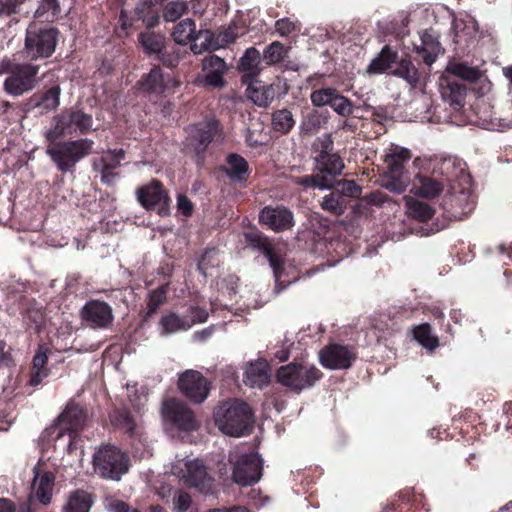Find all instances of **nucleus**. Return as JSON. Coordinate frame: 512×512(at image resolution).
I'll use <instances>...</instances> for the list:
<instances>
[{"label": "nucleus", "mask_w": 512, "mask_h": 512, "mask_svg": "<svg viewBox=\"0 0 512 512\" xmlns=\"http://www.w3.org/2000/svg\"><path fill=\"white\" fill-rule=\"evenodd\" d=\"M252 409L239 399L222 402L214 410V421L218 429L232 437H243L252 430Z\"/></svg>", "instance_id": "obj_1"}, {"label": "nucleus", "mask_w": 512, "mask_h": 512, "mask_svg": "<svg viewBox=\"0 0 512 512\" xmlns=\"http://www.w3.org/2000/svg\"><path fill=\"white\" fill-rule=\"evenodd\" d=\"M94 141L89 138L50 142L46 154L51 158L61 173L72 172L76 164L91 155L94 151Z\"/></svg>", "instance_id": "obj_2"}, {"label": "nucleus", "mask_w": 512, "mask_h": 512, "mask_svg": "<svg viewBox=\"0 0 512 512\" xmlns=\"http://www.w3.org/2000/svg\"><path fill=\"white\" fill-rule=\"evenodd\" d=\"M2 74H7L4 81V91L14 97L32 91L37 85L39 66L29 63H16L5 58L1 61Z\"/></svg>", "instance_id": "obj_3"}, {"label": "nucleus", "mask_w": 512, "mask_h": 512, "mask_svg": "<svg viewBox=\"0 0 512 512\" xmlns=\"http://www.w3.org/2000/svg\"><path fill=\"white\" fill-rule=\"evenodd\" d=\"M412 152L398 145H391L385 153L387 170L383 176V187L393 193H403L410 179L405 169V164L412 158Z\"/></svg>", "instance_id": "obj_4"}, {"label": "nucleus", "mask_w": 512, "mask_h": 512, "mask_svg": "<svg viewBox=\"0 0 512 512\" xmlns=\"http://www.w3.org/2000/svg\"><path fill=\"white\" fill-rule=\"evenodd\" d=\"M129 466L128 455L114 445H102L94 452L93 468L103 479L118 481L128 472Z\"/></svg>", "instance_id": "obj_5"}, {"label": "nucleus", "mask_w": 512, "mask_h": 512, "mask_svg": "<svg viewBox=\"0 0 512 512\" xmlns=\"http://www.w3.org/2000/svg\"><path fill=\"white\" fill-rule=\"evenodd\" d=\"M322 376V372L316 366L299 363L281 366L276 372L280 384L298 393L314 386Z\"/></svg>", "instance_id": "obj_6"}, {"label": "nucleus", "mask_w": 512, "mask_h": 512, "mask_svg": "<svg viewBox=\"0 0 512 512\" xmlns=\"http://www.w3.org/2000/svg\"><path fill=\"white\" fill-rule=\"evenodd\" d=\"M54 126L45 132V138L49 142L73 133L85 134L93 124L92 116L81 110L65 111L53 118Z\"/></svg>", "instance_id": "obj_7"}, {"label": "nucleus", "mask_w": 512, "mask_h": 512, "mask_svg": "<svg viewBox=\"0 0 512 512\" xmlns=\"http://www.w3.org/2000/svg\"><path fill=\"white\" fill-rule=\"evenodd\" d=\"M171 472L189 486L197 488L200 492L208 493L212 489L213 478L199 459H178L172 464Z\"/></svg>", "instance_id": "obj_8"}, {"label": "nucleus", "mask_w": 512, "mask_h": 512, "mask_svg": "<svg viewBox=\"0 0 512 512\" xmlns=\"http://www.w3.org/2000/svg\"><path fill=\"white\" fill-rule=\"evenodd\" d=\"M58 32L54 28L28 27L25 38V53L30 60L47 58L55 51Z\"/></svg>", "instance_id": "obj_9"}, {"label": "nucleus", "mask_w": 512, "mask_h": 512, "mask_svg": "<svg viewBox=\"0 0 512 512\" xmlns=\"http://www.w3.org/2000/svg\"><path fill=\"white\" fill-rule=\"evenodd\" d=\"M86 418V413L82 407L74 404L68 405L48 431L50 434H56V439L67 433L70 445L74 435L83 429Z\"/></svg>", "instance_id": "obj_10"}, {"label": "nucleus", "mask_w": 512, "mask_h": 512, "mask_svg": "<svg viewBox=\"0 0 512 512\" xmlns=\"http://www.w3.org/2000/svg\"><path fill=\"white\" fill-rule=\"evenodd\" d=\"M356 350L348 345L329 343L319 351L320 364L330 370H344L356 360Z\"/></svg>", "instance_id": "obj_11"}, {"label": "nucleus", "mask_w": 512, "mask_h": 512, "mask_svg": "<svg viewBox=\"0 0 512 512\" xmlns=\"http://www.w3.org/2000/svg\"><path fill=\"white\" fill-rule=\"evenodd\" d=\"M136 193L144 208L155 210L160 216L170 214V199L158 180H152L150 184L138 188Z\"/></svg>", "instance_id": "obj_12"}, {"label": "nucleus", "mask_w": 512, "mask_h": 512, "mask_svg": "<svg viewBox=\"0 0 512 512\" xmlns=\"http://www.w3.org/2000/svg\"><path fill=\"white\" fill-rule=\"evenodd\" d=\"M178 388L191 401L201 403L209 395L210 382L201 372L189 369L179 375Z\"/></svg>", "instance_id": "obj_13"}, {"label": "nucleus", "mask_w": 512, "mask_h": 512, "mask_svg": "<svg viewBox=\"0 0 512 512\" xmlns=\"http://www.w3.org/2000/svg\"><path fill=\"white\" fill-rule=\"evenodd\" d=\"M162 416L165 421L172 423L181 430L192 431L197 428V421L192 410L175 398L163 402Z\"/></svg>", "instance_id": "obj_14"}, {"label": "nucleus", "mask_w": 512, "mask_h": 512, "mask_svg": "<svg viewBox=\"0 0 512 512\" xmlns=\"http://www.w3.org/2000/svg\"><path fill=\"white\" fill-rule=\"evenodd\" d=\"M259 221L276 233L291 230L295 225L293 212L284 205L264 207L259 214Z\"/></svg>", "instance_id": "obj_15"}, {"label": "nucleus", "mask_w": 512, "mask_h": 512, "mask_svg": "<svg viewBox=\"0 0 512 512\" xmlns=\"http://www.w3.org/2000/svg\"><path fill=\"white\" fill-rule=\"evenodd\" d=\"M33 482L30 499H36L43 505H48L53 496L55 476L50 471L42 469L41 460L33 467Z\"/></svg>", "instance_id": "obj_16"}, {"label": "nucleus", "mask_w": 512, "mask_h": 512, "mask_svg": "<svg viewBox=\"0 0 512 512\" xmlns=\"http://www.w3.org/2000/svg\"><path fill=\"white\" fill-rule=\"evenodd\" d=\"M230 462L233 464V481L241 486H250L255 481L256 474V453L250 452L241 455H231Z\"/></svg>", "instance_id": "obj_17"}, {"label": "nucleus", "mask_w": 512, "mask_h": 512, "mask_svg": "<svg viewBox=\"0 0 512 512\" xmlns=\"http://www.w3.org/2000/svg\"><path fill=\"white\" fill-rule=\"evenodd\" d=\"M241 73V83L246 86V95L253 103H256V48H248L240 58L237 65Z\"/></svg>", "instance_id": "obj_18"}, {"label": "nucleus", "mask_w": 512, "mask_h": 512, "mask_svg": "<svg viewBox=\"0 0 512 512\" xmlns=\"http://www.w3.org/2000/svg\"><path fill=\"white\" fill-rule=\"evenodd\" d=\"M82 319L93 327L105 328L113 319L111 307L102 301H89L81 311Z\"/></svg>", "instance_id": "obj_19"}, {"label": "nucleus", "mask_w": 512, "mask_h": 512, "mask_svg": "<svg viewBox=\"0 0 512 512\" xmlns=\"http://www.w3.org/2000/svg\"><path fill=\"white\" fill-rule=\"evenodd\" d=\"M92 505V495L85 490L79 489L69 494L62 512H89Z\"/></svg>", "instance_id": "obj_20"}, {"label": "nucleus", "mask_w": 512, "mask_h": 512, "mask_svg": "<svg viewBox=\"0 0 512 512\" xmlns=\"http://www.w3.org/2000/svg\"><path fill=\"white\" fill-rule=\"evenodd\" d=\"M139 89L145 93L159 95L164 92L166 85L162 71L159 67H153L148 74L138 82Z\"/></svg>", "instance_id": "obj_21"}, {"label": "nucleus", "mask_w": 512, "mask_h": 512, "mask_svg": "<svg viewBox=\"0 0 512 512\" xmlns=\"http://www.w3.org/2000/svg\"><path fill=\"white\" fill-rule=\"evenodd\" d=\"M406 206V214L421 222H427L434 216V209L427 203L412 198L411 196H404L403 198Z\"/></svg>", "instance_id": "obj_22"}, {"label": "nucleus", "mask_w": 512, "mask_h": 512, "mask_svg": "<svg viewBox=\"0 0 512 512\" xmlns=\"http://www.w3.org/2000/svg\"><path fill=\"white\" fill-rule=\"evenodd\" d=\"M48 361V349L40 346L33 357L30 384L32 386L39 385L44 378L48 376L46 364Z\"/></svg>", "instance_id": "obj_23"}, {"label": "nucleus", "mask_w": 512, "mask_h": 512, "mask_svg": "<svg viewBox=\"0 0 512 512\" xmlns=\"http://www.w3.org/2000/svg\"><path fill=\"white\" fill-rule=\"evenodd\" d=\"M419 185L415 188V194L422 198H436L444 190V183L431 177L416 176Z\"/></svg>", "instance_id": "obj_24"}, {"label": "nucleus", "mask_w": 512, "mask_h": 512, "mask_svg": "<svg viewBox=\"0 0 512 512\" xmlns=\"http://www.w3.org/2000/svg\"><path fill=\"white\" fill-rule=\"evenodd\" d=\"M397 52L393 51L388 45L384 46L378 57L372 60L367 71L370 74L384 73L391 69L392 64L396 62Z\"/></svg>", "instance_id": "obj_25"}, {"label": "nucleus", "mask_w": 512, "mask_h": 512, "mask_svg": "<svg viewBox=\"0 0 512 512\" xmlns=\"http://www.w3.org/2000/svg\"><path fill=\"white\" fill-rule=\"evenodd\" d=\"M225 172L232 180L243 181L246 179L248 174V163L240 155L230 154L227 156Z\"/></svg>", "instance_id": "obj_26"}, {"label": "nucleus", "mask_w": 512, "mask_h": 512, "mask_svg": "<svg viewBox=\"0 0 512 512\" xmlns=\"http://www.w3.org/2000/svg\"><path fill=\"white\" fill-rule=\"evenodd\" d=\"M217 129V122L210 121L205 124L202 128L193 127L190 132V136L192 139L197 141L195 144L196 151L202 152L208 146L213 138V134Z\"/></svg>", "instance_id": "obj_27"}, {"label": "nucleus", "mask_w": 512, "mask_h": 512, "mask_svg": "<svg viewBox=\"0 0 512 512\" xmlns=\"http://www.w3.org/2000/svg\"><path fill=\"white\" fill-rule=\"evenodd\" d=\"M61 89L59 86H53L41 96L34 95L32 101L42 112L55 110L60 104Z\"/></svg>", "instance_id": "obj_28"}, {"label": "nucleus", "mask_w": 512, "mask_h": 512, "mask_svg": "<svg viewBox=\"0 0 512 512\" xmlns=\"http://www.w3.org/2000/svg\"><path fill=\"white\" fill-rule=\"evenodd\" d=\"M317 161L319 167L326 171L331 177L339 176L345 167L342 159L338 155L330 154L327 151H322Z\"/></svg>", "instance_id": "obj_29"}, {"label": "nucleus", "mask_w": 512, "mask_h": 512, "mask_svg": "<svg viewBox=\"0 0 512 512\" xmlns=\"http://www.w3.org/2000/svg\"><path fill=\"white\" fill-rule=\"evenodd\" d=\"M446 71L469 82H476L481 78V72L478 68L460 62H449Z\"/></svg>", "instance_id": "obj_30"}, {"label": "nucleus", "mask_w": 512, "mask_h": 512, "mask_svg": "<svg viewBox=\"0 0 512 512\" xmlns=\"http://www.w3.org/2000/svg\"><path fill=\"white\" fill-rule=\"evenodd\" d=\"M258 250H260L268 259L274 272L277 273L282 269L283 260L281 255L276 251L274 244L267 238L258 235Z\"/></svg>", "instance_id": "obj_31"}, {"label": "nucleus", "mask_w": 512, "mask_h": 512, "mask_svg": "<svg viewBox=\"0 0 512 512\" xmlns=\"http://www.w3.org/2000/svg\"><path fill=\"white\" fill-rule=\"evenodd\" d=\"M162 334L168 335L191 328V322H186V317H180L175 313L162 316L160 320Z\"/></svg>", "instance_id": "obj_32"}, {"label": "nucleus", "mask_w": 512, "mask_h": 512, "mask_svg": "<svg viewBox=\"0 0 512 512\" xmlns=\"http://www.w3.org/2000/svg\"><path fill=\"white\" fill-rule=\"evenodd\" d=\"M196 32L195 22L190 19H184L179 22L173 29V38L176 43L185 45L192 41Z\"/></svg>", "instance_id": "obj_33"}, {"label": "nucleus", "mask_w": 512, "mask_h": 512, "mask_svg": "<svg viewBox=\"0 0 512 512\" xmlns=\"http://www.w3.org/2000/svg\"><path fill=\"white\" fill-rule=\"evenodd\" d=\"M428 36L424 34L422 36V46L416 48V52L420 54L427 65H432L438 55L441 53V45L438 41L433 39L428 40Z\"/></svg>", "instance_id": "obj_34"}, {"label": "nucleus", "mask_w": 512, "mask_h": 512, "mask_svg": "<svg viewBox=\"0 0 512 512\" xmlns=\"http://www.w3.org/2000/svg\"><path fill=\"white\" fill-rule=\"evenodd\" d=\"M320 207L334 216H341L347 208V203L339 193H330L323 197Z\"/></svg>", "instance_id": "obj_35"}, {"label": "nucleus", "mask_w": 512, "mask_h": 512, "mask_svg": "<svg viewBox=\"0 0 512 512\" xmlns=\"http://www.w3.org/2000/svg\"><path fill=\"white\" fill-rule=\"evenodd\" d=\"M294 124L293 115L287 109L277 110L272 114L271 126L275 132L286 134L293 128Z\"/></svg>", "instance_id": "obj_36"}, {"label": "nucleus", "mask_w": 512, "mask_h": 512, "mask_svg": "<svg viewBox=\"0 0 512 512\" xmlns=\"http://www.w3.org/2000/svg\"><path fill=\"white\" fill-rule=\"evenodd\" d=\"M139 43L148 54H158L164 47L165 38L154 32H143L139 34Z\"/></svg>", "instance_id": "obj_37"}, {"label": "nucleus", "mask_w": 512, "mask_h": 512, "mask_svg": "<svg viewBox=\"0 0 512 512\" xmlns=\"http://www.w3.org/2000/svg\"><path fill=\"white\" fill-rule=\"evenodd\" d=\"M413 335L415 340L428 350H434L438 347L439 341L436 336L432 334V329L429 324H421L414 328Z\"/></svg>", "instance_id": "obj_38"}, {"label": "nucleus", "mask_w": 512, "mask_h": 512, "mask_svg": "<svg viewBox=\"0 0 512 512\" xmlns=\"http://www.w3.org/2000/svg\"><path fill=\"white\" fill-rule=\"evenodd\" d=\"M125 150L109 149L102 153L99 164L94 163V169L98 170V166L116 169L121 165V161L125 159Z\"/></svg>", "instance_id": "obj_39"}, {"label": "nucleus", "mask_w": 512, "mask_h": 512, "mask_svg": "<svg viewBox=\"0 0 512 512\" xmlns=\"http://www.w3.org/2000/svg\"><path fill=\"white\" fill-rule=\"evenodd\" d=\"M288 49L279 42H272L263 52V60L268 65H275L281 62L287 55Z\"/></svg>", "instance_id": "obj_40"}, {"label": "nucleus", "mask_w": 512, "mask_h": 512, "mask_svg": "<svg viewBox=\"0 0 512 512\" xmlns=\"http://www.w3.org/2000/svg\"><path fill=\"white\" fill-rule=\"evenodd\" d=\"M110 419L114 426L124 430L129 434H133L135 430V422L126 409L115 410Z\"/></svg>", "instance_id": "obj_41"}, {"label": "nucleus", "mask_w": 512, "mask_h": 512, "mask_svg": "<svg viewBox=\"0 0 512 512\" xmlns=\"http://www.w3.org/2000/svg\"><path fill=\"white\" fill-rule=\"evenodd\" d=\"M392 73L395 76L403 78L409 84H415L418 81V71L408 59H402Z\"/></svg>", "instance_id": "obj_42"}, {"label": "nucleus", "mask_w": 512, "mask_h": 512, "mask_svg": "<svg viewBox=\"0 0 512 512\" xmlns=\"http://www.w3.org/2000/svg\"><path fill=\"white\" fill-rule=\"evenodd\" d=\"M336 93L337 90L334 88H321L311 93L310 100L316 107L330 106Z\"/></svg>", "instance_id": "obj_43"}, {"label": "nucleus", "mask_w": 512, "mask_h": 512, "mask_svg": "<svg viewBox=\"0 0 512 512\" xmlns=\"http://www.w3.org/2000/svg\"><path fill=\"white\" fill-rule=\"evenodd\" d=\"M186 9L187 5L184 1H171L165 6L163 17L168 22H174L184 14Z\"/></svg>", "instance_id": "obj_44"}, {"label": "nucleus", "mask_w": 512, "mask_h": 512, "mask_svg": "<svg viewBox=\"0 0 512 512\" xmlns=\"http://www.w3.org/2000/svg\"><path fill=\"white\" fill-rule=\"evenodd\" d=\"M330 107L339 115L341 116H349L353 113V104L352 102L346 98L345 96L341 95L338 91L336 95L334 96Z\"/></svg>", "instance_id": "obj_45"}, {"label": "nucleus", "mask_w": 512, "mask_h": 512, "mask_svg": "<svg viewBox=\"0 0 512 512\" xmlns=\"http://www.w3.org/2000/svg\"><path fill=\"white\" fill-rule=\"evenodd\" d=\"M202 68L205 72L225 73L227 70L225 61L216 55L205 57L202 60Z\"/></svg>", "instance_id": "obj_46"}, {"label": "nucleus", "mask_w": 512, "mask_h": 512, "mask_svg": "<svg viewBox=\"0 0 512 512\" xmlns=\"http://www.w3.org/2000/svg\"><path fill=\"white\" fill-rule=\"evenodd\" d=\"M199 40L207 51H215L222 48V43L217 40L216 35L209 30H201L197 35Z\"/></svg>", "instance_id": "obj_47"}, {"label": "nucleus", "mask_w": 512, "mask_h": 512, "mask_svg": "<svg viewBox=\"0 0 512 512\" xmlns=\"http://www.w3.org/2000/svg\"><path fill=\"white\" fill-rule=\"evenodd\" d=\"M199 40L207 51H215L222 48V43L217 40L216 35L209 30H201L197 35Z\"/></svg>", "instance_id": "obj_48"}, {"label": "nucleus", "mask_w": 512, "mask_h": 512, "mask_svg": "<svg viewBox=\"0 0 512 512\" xmlns=\"http://www.w3.org/2000/svg\"><path fill=\"white\" fill-rule=\"evenodd\" d=\"M199 40L207 51H215L222 48V43L217 40L216 35L209 30H201L197 35Z\"/></svg>", "instance_id": "obj_49"}, {"label": "nucleus", "mask_w": 512, "mask_h": 512, "mask_svg": "<svg viewBox=\"0 0 512 512\" xmlns=\"http://www.w3.org/2000/svg\"><path fill=\"white\" fill-rule=\"evenodd\" d=\"M166 299V289L165 287H159L149 294L148 301V314L151 315L156 312V310L164 303Z\"/></svg>", "instance_id": "obj_50"}, {"label": "nucleus", "mask_w": 512, "mask_h": 512, "mask_svg": "<svg viewBox=\"0 0 512 512\" xmlns=\"http://www.w3.org/2000/svg\"><path fill=\"white\" fill-rule=\"evenodd\" d=\"M272 379V369L265 359L258 358V388L267 386Z\"/></svg>", "instance_id": "obj_51"}, {"label": "nucleus", "mask_w": 512, "mask_h": 512, "mask_svg": "<svg viewBox=\"0 0 512 512\" xmlns=\"http://www.w3.org/2000/svg\"><path fill=\"white\" fill-rule=\"evenodd\" d=\"M184 317H186V322H191L192 327L195 324L206 322L208 312L203 308L193 306L187 310V314Z\"/></svg>", "instance_id": "obj_52"}, {"label": "nucleus", "mask_w": 512, "mask_h": 512, "mask_svg": "<svg viewBox=\"0 0 512 512\" xmlns=\"http://www.w3.org/2000/svg\"><path fill=\"white\" fill-rule=\"evenodd\" d=\"M191 505V497L187 492L178 491L173 497V509L176 512H186Z\"/></svg>", "instance_id": "obj_53"}, {"label": "nucleus", "mask_w": 512, "mask_h": 512, "mask_svg": "<svg viewBox=\"0 0 512 512\" xmlns=\"http://www.w3.org/2000/svg\"><path fill=\"white\" fill-rule=\"evenodd\" d=\"M105 509L108 512H139L137 509L131 508L125 502L114 498H107L105 500Z\"/></svg>", "instance_id": "obj_54"}, {"label": "nucleus", "mask_w": 512, "mask_h": 512, "mask_svg": "<svg viewBox=\"0 0 512 512\" xmlns=\"http://www.w3.org/2000/svg\"><path fill=\"white\" fill-rule=\"evenodd\" d=\"M275 29L280 36L286 37L297 29V23L290 18H282L276 21Z\"/></svg>", "instance_id": "obj_55"}, {"label": "nucleus", "mask_w": 512, "mask_h": 512, "mask_svg": "<svg viewBox=\"0 0 512 512\" xmlns=\"http://www.w3.org/2000/svg\"><path fill=\"white\" fill-rule=\"evenodd\" d=\"M339 185H341L340 195L342 196L358 197L361 194V188L354 181L343 180Z\"/></svg>", "instance_id": "obj_56"}, {"label": "nucleus", "mask_w": 512, "mask_h": 512, "mask_svg": "<svg viewBox=\"0 0 512 512\" xmlns=\"http://www.w3.org/2000/svg\"><path fill=\"white\" fill-rule=\"evenodd\" d=\"M243 381L251 388L256 386V364L253 361H249L245 365Z\"/></svg>", "instance_id": "obj_57"}, {"label": "nucleus", "mask_w": 512, "mask_h": 512, "mask_svg": "<svg viewBox=\"0 0 512 512\" xmlns=\"http://www.w3.org/2000/svg\"><path fill=\"white\" fill-rule=\"evenodd\" d=\"M22 4V1L19 0H0V16L2 15H11L13 13L19 12V6Z\"/></svg>", "instance_id": "obj_58"}, {"label": "nucleus", "mask_w": 512, "mask_h": 512, "mask_svg": "<svg viewBox=\"0 0 512 512\" xmlns=\"http://www.w3.org/2000/svg\"><path fill=\"white\" fill-rule=\"evenodd\" d=\"M177 209L185 216L189 217L193 213V203L184 194L177 196Z\"/></svg>", "instance_id": "obj_59"}, {"label": "nucleus", "mask_w": 512, "mask_h": 512, "mask_svg": "<svg viewBox=\"0 0 512 512\" xmlns=\"http://www.w3.org/2000/svg\"><path fill=\"white\" fill-rule=\"evenodd\" d=\"M327 175V172L319 167V172L313 175L315 178V188L330 189L332 187V180Z\"/></svg>", "instance_id": "obj_60"}, {"label": "nucleus", "mask_w": 512, "mask_h": 512, "mask_svg": "<svg viewBox=\"0 0 512 512\" xmlns=\"http://www.w3.org/2000/svg\"><path fill=\"white\" fill-rule=\"evenodd\" d=\"M59 4L57 0H43L39 9L36 10L38 16L43 15L46 12H51L54 16L59 12Z\"/></svg>", "instance_id": "obj_61"}, {"label": "nucleus", "mask_w": 512, "mask_h": 512, "mask_svg": "<svg viewBox=\"0 0 512 512\" xmlns=\"http://www.w3.org/2000/svg\"><path fill=\"white\" fill-rule=\"evenodd\" d=\"M224 73L220 72H206L204 81L207 85L213 87H223L225 84Z\"/></svg>", "instance_id": "obj_62"}, {"label": "nucleus", "mask_w": 512, "mask_h": 512, "mask_svg": "<svg viewBox=\"0 0 512 512\" xmlns=\"http://www.w3.org/2000/svg\"><path fill=\"white\" fill-rule=\"evenodd\" d=\"M275 90L272 85L264 86L261 90V97H258V106H268L274 99Z\"/></svg>", "instance_id": "obj_63"}, {"label": "nucleus", "mask_w": 512, "mask_h": 512, "mask_svg": "<svg viewBox=\"0 0 512 512\" xmlns=\"http://www.w3.org/2000/svg\"><path fill=\"white\" fill-rule=\"evenodd\" d=\"M12 364L11 348L6 342L0 340V367H8Z\"/></svg>", "instance_id": "obj_64"}]
</instances>
